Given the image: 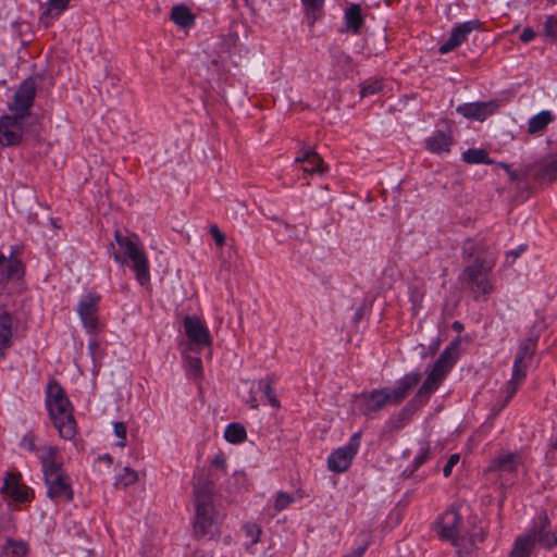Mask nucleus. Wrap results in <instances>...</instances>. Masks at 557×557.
I'll return each mask as SVG.
<instances>
[{"instance_id": "1", "label": "nucleus", "mask_w": 557, "mask_h": 557, "mask_svg": "<svg viewBox=\"0 0 557 557\" xmlns=\"http://www.w3.org/2000/svg\"><path fill=\"white\" fill-rule=\"evenodd\" d=\"M466 265L459 275L460 284L467 288L474 300H487L495 286L491 277L495 260L485 247L472 240L466 242L462 249Z\"/></svg>"}, {"instance_id": "2", "label": "nucleus", "mask_w": 557, "mask_h": 557, "mask_svg": "<svg viewBox=\"0 0 557 557\" xmlns=\"http://www.w3.org/2000/svg\"><path fill=\"white\" fill-rule=\"evenodd\" d=\"M193 487L195 507L193 534L199 540L211 533L215 522L214 483L205 471H200L194 476Z\"/></svg>"}, {"instance_id": "3", "label": "nucleus", "mask_w": 557, "mask_h": 557, "mask_svg": "<svg viewBox=\"0 0 557 557\" xmlns=\"http://www.w3.org/2000/svg\"><path fill=\"white\" fill-rule=\"evenodd\" d=\"M46 405L59 435L64 440H73L77 434L74 408L65 389L55 380H51L47 385Z\"/></svg>"}, {"instance_id": "4", "label": "nucleus", "mask_w": 557, "mask_h": 557, "mask_svg": "<svg viewBox=\"0 0 557 557\" xmlns=\"http://www.w3.org/2000/svg\"><path fill=\"white\" fill-rule=\"evenodd\" d=\"M116 244L123 249V255L114 252V259L119 263H126L131 260V268L135 272L136 280L140 285L150 282L149 261L145 250L140 247L136 235L133 237L123 235L120 230L114 232Z\"/></svg>"}, {"instance_id": "5", "label": "nucleus", "mask_w": 557, "mask_h": 557, "mask_svg": "<svg viewBox=\"0 0 557 557\" xmlns=\"http://www.w3.org/2000/svg\"><path fill=\"white\" fill-rule=\"evenodd\" d=\"M26 267L22 261L17 248L12 249L9 257L0 252V288L12 286L13 293L21 296L27 289L25 282Z\"/></svg>"}, {"instance_id": "6", "label": "nucleus", "mask_w": 557, "mask_h": 557, "mask_svg": "<svg viewBox=\"0 0 557 557\" xmlns=\"http://www.w3.org/2000/svg\"><path fill=\"white\" fill-rule=\"evenodd\" d=\"M459 339L447 346L435 361L432 371L418 391V396H429L436 391L459 357Z\"/></svg>"}, {"instance_id": "7", "label": "nucleus", "mask_w": 557, "mask_h": 557, "mask_svg": "<svg viewBox=\"0 0 557 557\" xmlns=\"http://www.w3.org/2000/svg\"><path fill=\"white\" fill-rule=\"evenodd\" d=\"M36 83L33 78L25 79L14 94L13 100L9 103L11 115L25 119L29 116L30 109L36 97Z\"/></svg>"}, {"instance_id": "8", "label": "nucleus", "mask_w": 557, "mask_h": 557, "mask_svg": "<svg viewBox=\"0 0 557 557\" xmlns=\"http://www.w3.org/2000/svg\"><path fill=\"white\" fill-rule=\"evenodd\" d=\"M361 434L355 433L344 447L334 450L327 458V467L332 472L342 473L348 470L352 459L358 453Z\"/></svg>"}, {"instance_id": "9", "label": "nucleus", "mask_w": 557, "mask_h": 557, "mask_svg": "<svg viewBox=\"0 0 557 557\" xmlns=\"http://www.w3.org/2000/svg\"><path fill=\"white\" fill-rule=\"evenodd\" d=\"M421 380V374L409 373L397 382L394 388L383 387L379 388L381 392L384 407L387 405H398L404 401L413 387L418 385Z\"/></svg>"}, {"instance_id": "10", "label": "nucleus", "mask_w": 557, "mask_h": 557, "mask_svg": "<svg viewBox=\"0 0 557 557\" xmlns=\"http://www.w3.org/2000/svg\"><path fill=\"white\" fill-rule=\"evenodd\" d=\"M461 517L455 508L447 509L436 523V532L442 540L449 541L455 547L460 537Z\"/></svg>"}, {"instance_id": "11", "label": "nucleus", "mask_w": 557, "mask_h": 557, "mask_svg": "<svg viewBox=\"0 0 557 557\" xmlns=\"http://www.w3.org/2000/svg\"><path fill=\"white\" fill-rule=\"evenodd\" d=\"M48 487V496L57 502H70L73 499L74 492L69 476L64 471L60 473L49 472L45 478Z\"/></svg>"}, {"instance_id": "12", "label": "nucleus", "mask_w": 557, "mask_h": 557, "mask_svg": "<svg viewBox=\"0 0 557 557\" xmlns=\"http://www.w3.org/2000/svg\"><path fill=\"white\" fill-rule=\"evenodd\" d=\"M23 119L4 114L0 117V144L16 146L23 138Z\"/></svg>"}, {"instance_id": "13", "label": "nucleus", "mask_w": 557, "mask_h": 557, "mask_svg": "<svg viewBox=\"0 0 557 557\" xmlns=\"http://www.w3.org/2000/svg\"><path fill=\"white\" fill-rule=\"evenodd\" d=\"M184 327L190 344L196 346L197 349L211 346L209 330L198 317L186 315Z\"/></svg>"}, {"instance_id": "14", "label": "nucleus", "mask_w": 557, "mask_h": 557, "mask_svg": "<svg viewBox=\"0 0 557 557\" xmlns=\"http://www.w3.org/2000/svg\"><path fill=\"white\" fill-rule=\"evenodd\" d=\"M535 352V343L531 338L524 339L518 350L515 364H513V374L510 381V385H512L511 395L516 392L517 384L523 380L525 376L527 363L525 361H530Z\"/></svg>"}, {"instance_id": "15", "label": "nucleus", "mask_w": 557, "mask_h": 557, "mask_svg": "<svg viewBox=\"0 0 557 557\" xmlns=\"http://www.w3.org/2000/svg\"><path fill=\"white\" fill-rule=\"evenodd\" d=\"M1 493L16 503H25L30 498V490L22 482V474L17 471L7 473Z\"/></svg>"}, {"instance_id": "16", "label": "nucleus", "mask_w": 557, "mask_h": 557, "mask_svg": "<svg viewBox=\"0 0 557 557\" xmlns=\"http://www.w3.org/2000/svg\"><path fill=\"white\" fill-rule=\"evenodd\" d=\"M481 27V22L479 20L463 22L458 24L451 29V34L449 38L440 47L438 51L442 54H445L449 51L455 50L462 42L468 39V36L475 29Z\"/></svg>"}, {"instance_id": "17", "label": "nucleus", "mask_w": 557, "mask_h": 557, "mask_svg": "<svg viewBox=\"0 0 557 557\" xmlns=\"http://www.w3.org/2000/svg\"><path fill=\"white\" fill-rule=\"evenodd\" d=\"M549 524L550 521L546 513L539 517V525L534 527L528 534H525L527 536L533 537V546H535L536 543L546 548L557 545V536L548 530Z\"/></svg>"}, {"instance_id": "18", "label": "nucleus", "mask_w": 557, "mask_h": 557, "mask_svg": "<svg viewBox=\"0 0 557 557\" xmlns=\"http://www.w3.org/2000/svg\"><path fill=\"white\" fill-rule=\"evenodd\" d=\"M498 108L494 101L465 103L457 108V112L470 120L484 121L492 115Z\"/></svg>"}, {"instance_id": "19", "label": "nucleus", "mask_w": 557, "mask_h": 557, "mask_svg": "<svg viewBox=\"0 0 557 557\" xmlns=\"http://www.w3.org/2000/svg\"><path fill=\"white\" fill-rule=\"evenodd\" d=\"M525 176L553 182L557 178V159H543L529 166Z\"/></svg>"}, {"instance_id": "20", "label": "nucleus", "mask_w": 557, "mask_h": 557, "mask_svg": "<svg viewBox=\"0 0 557 557\" xmlns=\"http://www.w3.org/2000/svg\"><path fill=\"white\" fill-rule=\"evenodd\" d=\"M485 540V532L481 527L473 525L470 531L465 535H460L456 548L458 554L469 555L478 548L479 544H482Z\"/></svg>"}, {"instance_id": "21", "label": "nucleus", "mask_w": 557, "mask_h": 557, "mask_svg": "<svg viewBox=\"0 0 557 557\" xmlns=\"http://www.w3.org/2000/svg\"><path fill=\"white\" fill-rule=\"evenodd\" d=\"M25 301V293L21 296H16L13 293L12 286L0 288V313H14L18 310H24Z\"/></svg>"}, {"instance_id": "22", "label": "nucleus", "mask_w": 557, "mask_h": 557, "mask_svg": "<svg viewBox=\"0 0 557 557\" xmlns=\"http://www.w3.org/2000/svg\"><path fill=\"white\" fill-rule=\"evenodd\" d=\"M295 162L305 163L302 166L305 174H324L329 170L320 154L312 149L306 150L295 159Z\"/></svg>"}, {"instance_id": "23", "label": "nucleus", "mask_w": 557, "mask_h": 557, "mask_svg": "<svg viewBox=\"0 0 557 557\" xmlns=\"http://www.w3.org/2000/svg\"><path fill=\"white\" fill-rule=\"evenodd\" d=\"M518 458L517 453L500 454L492 460L485 472L499 471L513 473L517 471Z\"/></svg>"}, {"instance_id": "24", "label": "nucleus", "mask_w": 557, "mask_h": 557, "mask_svg": "<svg viewBox=\"0 0 557 557\" xmlns=\"http://www.w3.org/2000/svg\"><path fill=\"white\" fill-rule=\"evenodd\" d=\"M454 138L451 135L437 131L425 141L426 149L433 153L449 152Z\"/></svg>"}, {"instance_id": "25", "label": "nucleus", "mask_w": 557, "mask_h": 557, "mask_svg": "<svg viewBox=\"0 0 557 557\" xmlns=\"http://www.w3.org/2000/svg\"><path fill=\"white\" fill-rule=\"evenodd\" d=\"M361 401V412L369 416L384 408L383 398L379 389H373L368 393H362L359 396Z\"/></svg>"}, {"instance_id": "26", "label": "nucleus", "mask_w": 557, "mask_h": 557, "mask_svg": "<svg viewBox=\"0 0 557 557\" xmlns=\"http://www.w3.org/2000/svg\"><path fill=\"white\" fill-rule=\"evenodd\" d=\"M59 450L57 447L49 446L45 449L44 455L40 457L42 462L44 475L47 478V473H60L62 472V463L58 461Z\"/></svg>"}, {"instance_id": "27", "label": "nucleus", "mask_w": 557, "mask_h": 557, "mask_svg": "<svg viewBox=\"0 0 557 557\" xmlns=\"http://www.w3.org/2000/svg\"><path fill=\"white\" fill-rule=\"evenodd\" d=\"M12 315H0V359L5 357V350L12 345Z\"/></svg>"}, {"instance_id": "28", "label": "nucleus", "mask_w": 557, "mask_h": 557, "mask_svg": "<svg viewBox=\"0 0 557 557\" xmlns=\"http://www.w3.org/2000/svg\"><path fill=\"white\" fill-rule=\"evenodd\" d=\"M70 1L71 0H49L47 9L40 16V23L44 24L45 27H49L52 20L66 10Z\"/></svg>"}, {"instance_id": "29", "label": "nucleus", "mask_w": 557, "mask_h": 557, "mask_svg": "<svg viewBox=\"0 0 557 557\" xmlns=\"http://www.w3.org/2000/svg\"><path fill=\"white\" fill-rule=\"evenodd\" d=\"M554 121V115L550 111H541L536 115L532 116L528 123V133L535 135L543 133L549 123Z\"/></svg>"}, {"instance_id": "30", "label": "nucleus", "mask_w": 557, "mask_h": 557, "mask_svg": "<svg viewBox=\"0 0 557 557\" xmlns=\"http://www.w3.org/2000/svg\"><path fill=\"white\" fill-rule=\"evenodd\" d=\"M345 22L347 29L354 34H358L363 26V17L361 15V8L359 4H351L345 11Z\"/></svg>"}, {"instance_id": "31", "label": "nucleus", "mask_w": 557, "mask_h": 557, "mask_svg": "<svg viewBox=\"0 0 557 557\" xmlns=\"http://www.w3.org/2000/svg\"><path fill=\"white\" fill-rule=\"evenodd\" d=\"M462 161L467 164H494V160L490 159L488 153L482 148H470L462 153Z\"/></svg>"}, {"instance_id": "32", "label": "nucleus", "mask_w": 557, "mask_h": 557, "mask_svg": "<svg viewBox=\"0 0 557 557\" xmlns=\"http://www.w3.org/2000/svg\"><path fill=\"white\" fill-rule=\"evenodd\" d=\"M28 544L21 540L8 539L2 549L4 557H26Z\"/></svg>"}, {"instance_id": "33", "label": "nucleus", "mask_w": 557, "mask_h": 557, "mask_svg": "<svg viewBox=\"0 0 557 557\" xmlns=\"http://www.w3.org/2000/svg\"><path fill=\"white\" fill-rule=\"evenodd\" d=\"M532 539V536L527 535L519 536L515 541L509 557H530L534 548Z\"/></svg>"}, {"instance_id": "34", "label": "nucleus", "mask_w": 557, "mask_h": 557, "mask_svg": "<svg viewBox=\"0 0 557 557\" xmlns=\"http://www.w3.org/2000/svg\"><path fill=\"white\" fill-rule=\"evenodd\" d=\"M324 2L325 0H301L310 25H313L322 16Z\"/></svg>"}, {"instance_id": "35", "label": "nucleus", "mask_w": 557, "mask_h": 557, "mask_svg": "<svg viewBox=\"0 0 557 557\" xmlns=\"http://www.w3.org/2000/svg\"><path fill=\"white\" fill-rule=\"evenodd\" d=\"M171 18L181 27H189L194 24L195 17L185 5H176L172 9Z\"/></svg>"}, {"instance_id": "36", "label": "nucleus", "mask_w": 557, "mask_h": 557, "mask_svg": "<svg viewBox=\"0 0 557 557\" xmlns=\"http://www.w3.org/2000/svg\"><path fill=\"white\" fill-rule=\"evenodd\" d=\"M100 295L97 293H88L82 297L78 302V313H96L100 310Z\"/></svg>"}, {"instance_id": "37", "label": "nucleus", "mask_w": 557, "mask_h": 557, "mask_svg": "<svg viewBox=\"0 0 557 557\" xmlns=\"http://www.w3.org/2000/svg\"><path fill=\"white\" fill-rule=\"evenodd\" d=\"M224 437L227 442L233 444L242 443L246 440V429L240 423H231L225 430Z\"/></svg>"}, {"instance_id": "38", "label": "nucleus", "mask_w": 557, "mask_h": 557, "mask_svg": "<svg viewBox=\"0 0 557 557\" xmlns=\"http://www.w3.org/2000/svg\"><path fill=\"white\" fill-rule=\"evenodd\" d=\"M383 88L382 79L368 78L360 84V97L366 98L380 92Z\"/></svg>"}, {"instance_id": "39", "label": "nucleus", "mask_w": 557, "mask_h": 557, "mask_svg": "<svg viewBox=\"0 0 557 557\" xmlns=\"http://www.w3.org/2000/svg\"><path fill=\"white\" fill-rule=\"evenodd\" d=\"M260 387L262 388L263 393L265 394L269 404L274 408H280L281 404L280 400L276 398L274 391H273V379L270 376H267L265 379L260 380L259 382Z\"/></svg>"}, {"instance_id": "40", "label": "nucleus", "mask_w": 557, "mask_h": 557, "mask_svg": "<svg viewBox=\"0 0 557 557\" xmlns=\"http://www.w3.org/2000/svg\"><path fill=\"white\" fill-rule=\"evenodd\" d=\"M499 168L504 169L508 176H509V180L510 182H516V181H520V180H525L528 178L529 176H525V173L529 171V166L525 168V170L523 172H518V171H515L511 169V165L508 164V163H505V162H497L496 163Z\"/></svg>"}, {"instance_id": "41", "label": "nucleus", "mask_w": 557, "mask_h": 557, "mask_svg": "<svg viewBox=\"0 0 557 557\" xmlns=\"http://www.w3.org/2000/svg\"><path fill=\"white\" fill-rule=\"evenodd\" d=\"M187 371L195 379L201 376L202 373V363L199 357H188L187 359Z\"/></svg>"}, {"instance_id": "42", "label": "nucleus", "mask_w": 557, "mask_h": 557, "mask_svg": "<svg viewBox=\"0 0 557 557\" xmlns=\"http://www.w3.org/2000/svg\"><path fill=\"white\" fill-rule=\"evenodd\" d=\"M293 502H294V498L289 494L284 493V492H278L276 494L274 508L276 511H281V510L287 508Z\"/></svg>"}, {"instance_id": "43", "label": "nucleus", "mask_w": 557, "mask_h": 557, "mask_svg": "<svg viewBox=\"0 0 557 557\" xmlns=\"http://www.w3.org/2000/svg\"><path fill=\"white\" fill-rule=\"evenodd\" d=\"M544 34L548 37H557V17L549 15L544 23Z\"/></svg>"}, {"instance_id": "44", "label": "nucleus", "mask_w": 557, "mask_h": 557, "mask_svg": "<svg viewBox=\"0 0 557 557\" xmlns=\"http://www.w3.org/2000/svg\"><path fill=\"white\" fill-rule=\"evenodd\" d=\"M114 433L120 438L117 446L125 447L126 446V434L127 428L124 422H115L114 423Z\"/></svg>"}, {"instance_id": "45", "label": "nucleus", "mask_w": 557, "mask_h": 557, "mask_svg": "<svg viewBox=\"0 0 557 557\" xmlns=\"http://www.w3.org/2000/svg\"><path fill=\"white\" fill-rule=\"evenodd\" d=\"M245 531L252 544L258 543L259 536L261 534V528L256 523H247L245 525Z\"/></svg>"}, {"instance_id": "46", "label": "nucleus", "mask_w": 557, "mask_h": 557, "mask_svg": "<svg viewBox=\"0 0 557 557\" xmlns=\"http://www.w3.org/2000/svg\"><path fill=\"white\" fill-rule=\"evenodd\" d=\"M210 234L218 247H222L225 243V236L216 225L210 226Z\"/></svg>"}, {"instance_id": "47", "label": "nucleus", "mask_w": 557, "mask_h": 557, "mask_svg": "<svg viewBox=\"0 0 557 557\" xmlns=\"http://www.w3.org/2000/svg\"><path fill=\"white\" fill-rule=\"evenodd\" d=\"M84 326L89 331H96L98 327V315H82Z\"/></svg>"}, {"instance_id": "48", "label": "nucleus", "mask_w": 557, "mask_h": 557, "mask_svg": "<svg viewBox=\"0 0 557 557\" xmlns=\"http://www.w3.org/2000/svg\"><path fill=\"white\" fill-rule=\"evenodd\" d=\"M459 455L454 454L449 457L447 463L443 469L444 476L448 478L451 474L453 468L459 462Z\"/></svg>"}, {"instance_id": "49", "label": "nucleus", "mask_w": 557, "mask_h": 557, "mask_svg": "<svg viewBox=\"0 0 557 557\" xmlns=\"http://www.w3.org/2000/svg\"><path fill=\"white\" fill-rule=\"evenodd\" d=\"M211 466L225 472L226 471V458H225L224 454L223 453L216 454L211 461Z\"/></svg>"}, {"instance_id": "50", "label": "nucleus", "mask_w": 557, "mask_h": 557, "mask_svg": "<svg viewBox=\"0 0 557 557\" xmlns=\"http://www.w3.org/2000/svg\"><path fill=\"white\" fill-rule=\"evenodd\" d=\"M430 457V447L422 448L421 453L414 460V468H419L422 463H424Z\"/></svg>"}, {"instance_id": "51", "label": "nucleus", "mask_w": 557, "mask_h": 557, "mask_svg": "<svg viewBox=\"0 0 557 557\" xmlns=\"http://www.w3.org/2000/svg\"><path fill=\"white\" fill-rule=\"evenodd\" d=\"M123 480L125 485L133 484L138 480V475L136 471L131 470L129 468H125Z\"/></svg>"}, {"instance_id": "52", "label": "nucleus", "mask_w": 557, "mask_h": 557, "mask_svg": "<svg viewBox=\"0 0 557 557\" xmlns=\"http://www.w3.org/2000/svg\"><path fill=\"white\" fill-rule=\"evenodd\" d=\"M534 37H535V32L532 28L528 27V28H524L523 32L521 33L520 40L522 42H529Z\"/></svg>"}, {"instance_id": "53", "label": "nucleus", "mask_w": 557, "mask_h": 557, "mask_svg": "<svg viewBox=\"0 0 557 557\" xmlns=\"http://www.w3.org/2000/svg\"><path fill=\"white\" fill-rule=\"evenodd\" d=\"M411 299H412V302H413L412 310H418L420 308L419 307V302L422 299V295L420 293H418V292H414V293H412Z\"/></svg>"}, {"instance_id": "54", "label": "nucleus", "mask_w": 557, "mask_h": 557, "mask_svg": "<svg viewBox=\"0 0 557 557\" xmlns=\"http://www.w3.org/2000/svg\"><path fill=\"white\" fill-rule=\"evenodd\" d=\"M366 550V546L359 547L357 550H355L352 554L347 555L345 557H361Z\"/></svg>"}, {"instance_id": "55", "label": "nucleus", "mask_w": 557, "mask_h": 557, "mask_svg": "<svg viewBox=\"0 0 557 557\" xmlns=\"http://www.w3.org/2000/svg\"><path fill=\"white\" fill-rule=\"evenodd\" d=\"M453 329L460 332L463 330V325L460 322L456 321L453 323Z\"/></svg>"}, {"instance_id": "56", "label": "nucleus", "mask_w": 557, "mask_h": 557, "mask_svg": "<svg viewBox=\"0 0 557 557\" xmlns=\"http://www.w3.org/2000/svg\"><path fill=\"white\" fill-rule=\"evenodd\" d=\"M104 459H106L107 461H109V462H111V461H112V457H111L110 455H106V456H104Z\"/></svg>"}, {"instance_id": "57", "label": "nucleus", "mask_w": 557, "mask_h": 557, "mask_svg": "<svg viewBox=\"0 0 557 557\" xmlns=\"http://www.w3.org/2000/svg\"><path fill=\"white\" fill-rule=\"evenodd\" d=\"M509 253L512 255L515 258L518 257V252L516 251H510Z\"/></svg>"}, {"instance_id": "58", "label": "nucleus", "mask_w": 557, "mask_h": 557, "mask_svg": "<svg viewBox=\"0 0 557 557\" xmlns=\"http://www.w3.org/2000/svg\"><path fill=\"white\" fill-rule=\"evenodd\" d=\"M549 3L555 4L557 3V0H548Z\"/></svg>"}]
</instances>
